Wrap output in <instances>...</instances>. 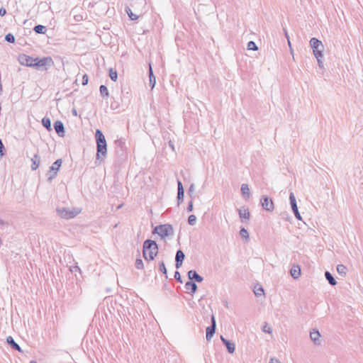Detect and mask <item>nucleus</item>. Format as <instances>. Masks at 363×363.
Listing matches in <instances>:
<instances>
[{
    "mask_svg": "<svg viewBox=\"0 0 363 363\" xmlns=\"http://www.w3.org/2000/svg\"><path fill=\"white\" fill-rule=\"evenodd\" d=\"M24 66L30 67L35 69L43 70L46 69L45 66L52 62L50 57H43L39 59L38 57H32L24 54Z\"/></svg>",
    "mask_w": 363,
    "mask_h": 363,
    "instance_id": "obj_1",
    "label": "nucleus"
},
{
    "mask_svg": "<svg viewBox=\"0 0 363 363\" xmlns=\"http://www.w3.org/2000/svg\"><path fill=\"white\" fill-rule=\"evenodd\" d=\"M143 253L145 260H153L158 253V247L157 243L153 240H145L143 244Z\"/></svg>",
    "mask_w": 363,
    "mask_h": 363,
    "instance_id": "obj_2",
    "label": "nucleus"
},
{
    "mask_svg": "<svg viewBox=\"0 0 363 363\" xmlns=\"http://www.w3.org/2000/svg\"><path fill=\"white\" fill-rule=\"evenodd\" d=\"M96 139L97 144V157H104L107 152L106 141L105 136L100 130L96 131Z\"/></svg>",
    "mask_w": 363,
    "mask_h": 363,
    "instance_id": "obj_3",
    "label": "nucleus"
},
{
    "mask_svg": "<svg viewBox=\"0 0 363 363\" xmlns=\"http://www.w3.org/2000/svg\"><path fill=\"white\" fill-rule=\"evenodd\" d=\"M310 45L315 58L323 57L324 46L320 40L316 38L310 40Z\"/></svg>",
    "mask_w": 363,
    "mask_h": 363,
    "instance_id": "obj_4",
    "label": "nucleus"
},
{
    "mask_svg": "<svg viewBox=\"0 0 363 363\" xmlns=\"http://www.w3.org/2000/svg\"><path fill=\"white\" fill-rule=\"evenodd\" d=\"M81 212L79 208H73L72 210L67 208L57 209L59 216L64 219H71L74 218Z\"/></svg>",
    "mask_w": 363,
    "mask_h": 363,
    "instance_id": "obj_5",
    "label": "nucleus"
},
{
    "mask_svg": "<svg viewBox=\"0 0 363 363\" xmlns=\"http://www.w3.org/2000/svg\"><path fill=\"white\" fill-rule=\"evenodd\" d=\"M154 232L164 238L172 233V227L169 224L160 225L155 228Z\"/></svg>",
    "mask_w": 363,
    "mask_h": 363,
    "instance_id": "obj_6",
    "label": "nucleus"
},
{
    "mask_svg": "<svg viewBox=\"0 0 363 363\" xmlns=\"http://www.w3.org/2000/svg\"><path fill=\"white\" fill-rule=\"evenodd\" d=\"M261 202L263 208L265 210L272 211L274 209V203L272 200L267 196H263Z\"/></svg>",
    "mask_w": 363,
    "mask_h": 363,
    "instance_id": "obj_7",
    "label": "nucleus"
},
{
    "mask_svg": "<svg viewBox=\"0 0 363 363\" xmlns=\"http://www.w3.org/2000/svg\"><path fill=\"white\" fill-rule=\"evenodd\" d=\"M212 325L206 328V339L210 340L213 334L215 333L216 329V320L214 316H212Z\"/></svg>",
    "mask_w": 363,
    "mask_h": 363,
    "instance_id": "obj_8",
    "label": "nucleus"
},
{
    "mask_svg": "<svg viewBox=\"0 0 363 363\" xmlns=\"http://www.w3.org/2000/svg\"><path fill=\"white\" fill-rule=\"evenodd\" d=\"M6 342L12 347V349L17 350L18 352L22 351L20 345L15 342V340H13V338L11 336H9L6 338Z\"/></svg>",
    "mask_w": 363,
    "mask_h": 363,
    "instance_id": "obj_9",
    "label": "nucleus"
},
{
    "mask_svg": "<svg viewBox=\"0 0 363 363\" xmlns=\"http://www.w3.org/2000/svg\"><path fill=\"white\" fill-rule=\"evenodd\" d=\"M240 218L245 220H249L250 217V213L248 208L245 207H242L238 210Z\"/></svg>",
    "mask_w": 363,
    "mask_h": 363,
    "instance_id": "obj_10",
    "label": "nucleus"
},
{
    "mask_svg": "<svg viewBox=\"0 0 363 363\" xmlns=\"http://www.w3.org/2000/svg\"><path fill=\"white\" fill-rule=\"evenodd\" d=\"M184 259V254L182 250H178L176 255V266L177 268H179L182 264V262Z\"/></svg>",
    "mask_w": 363,
    "mask_h": 363,
    "instance_id": "obj_11",
    "label": "nucleus"
},
{
    "mask_svg": "<svg viewBox=\"0 0 363 363\" xmlns=\"http://www.w3.org/2000/svg\"><path fill=\"white\" fill-rule=\"evenodd\" d=\"M291 275L294 279H298L301 276V268L298 265H294L290 271Z\"/></svg>",
    "mask_w": 363,
    "mask_h": 363,
    "instance_id": "obj_12",
    "label": "nucleus"
},
{
    "mask_svg": "<svg viewBox=\"0 0 363 363\" xmlns=\"http://www.w3.org/2000/svg\"><path fill=\"white\" fill-rule=\"evenodd\" d=\"M185 288L188 292L194 294L196 291L197 286L192 281H187L185 284Z\"/></svg>",
    "mask_w": 363,
    "mask_h": 363,
    "instance_id": "obj_13",
    "label": "nucleus"
},
{
    "mask_svg": "<svg viewBox=\"0 0 363 363\" xmlns=\"http://www.w3.org/2000/svg\"><path fill=\"white\" fill-rule=\"evenodd\" d=\"M54 128L57 133L59 135H63L64 133V125L60 121H57L54 124Z\"/></svg>",
    "mask_w": 363,
    "mask_h": 363,
    "instance_id": "obj_14",
    "label": "nucleus"
},
{
    "mask_svg": "<svg viewBox=\"0 0 363 363\" xmlns=\"http://www.w3.org/2000/svg\"><path fill=\"white\" fill-rule=\"evenodd\" d=\"M220 338H221V340L223 341V342L225 345L228 352L230 353H233L235 352V345L233 343L230 342L229 341L225 340L222 336Z\"/></svg>",
    "mask_w": 363,
    "mask_h": 363,
    "instance_id": "obj_15",
    "label": "nucleus"
},
{
    "mask_svg": "<svg viewBox=\"0 0 363 363\" xmlns=\"http://www.w3.org/2000/svg\"><path fill=\"white\" fill-rule=\"evenodd\" d=\"M31 168L33 170H35L38 169L39 164H40V157L35 155L33 157L31 158Z\"/></svg>",
    "mask_w": 363,
    "mask_h": 363,
    "instance_id": "obj_16",
    "label": "nucleus"
},
{
    "mask_svg": "<svg viewBox=\"0 0 363 363\" xmlns=\"http://www.w3.org/2000/svg\"><path fill=\"white\" fill-rule=\"evenodd\" d=\"M47 30V28L43 25H37L33 28V30L38 34H45Z\"/></svg>",
    "mask_w": 363,
    "mask_h": 363,
    "instance_id": "obj_17",
    "label": "nucleus"
},
{
    "mask_svg": "<svg viewBox=\"0 0 363 363\" xmlns=\"http://www.w3.org/2000/svg\"><path fill=\"white\" fill-rule=\"evenodd\" d=\"M188 275L190 279H196L199 282L202 281L201 277L199 276L196 271H189Z\"/></svg>",
    "mask_w": 363,
    "mask_h": 363,
    "instance_id": "obj_18",
    "label": "nucleus"
},
{
    "mask_svg": "<svg viewBox=\"0 0 363 363\" xmlns=\"http://www.w3.org/2000/svg\"><path fill=\"white\" fill-rule=\"evenodd\" d=\"M61 164H62V160H57L52 164L50 169L52 171H55V174H56L57 171H58L59 169L60 168Z\"/></svg>",
    "mask_w": 363,
    "mask_h": 363,
    "instance_id": "obj_19",
    "label": "nucleus"
},
{
    "mask_svg": "<svg viewBox=\"0 0 363 363\" xmlns=\"http://www.w3.org/2000/svg\"><path fill=\"white\" fill-rule=\"evenodd\" d=\"M254 293L257 296L264 295V289L262 286L256 285L254 287Z\"/></svg>",
    "mask_w": 363,
    "mask_h": 363,
    "instance_id": "obj_20",
    "label": "nucleus"
},
{
    "mask_svg": "<svg viewBox=\"0 0 363 363\" xmlns=\"http://www.w3.org/2000/svg\"><path fill=\"white\" fill-rule=\"evenodd\" d=\"M109 77L113 82H116L118 78V73L116 69L113 68L109 69Z\"/></svg>",
    "mask_w": 363,
    "mask_h": 363,
    "instance_id": "obj_21",
    "label": "nucleus"
},
{
    "mask_svg": "<svg viewBox=\"0 0 363 363\" xmlns=\"http://www.w3.org/2000/svg\"><path fill=\"white\" fill-rule=\"evenodd\" d=\"M184 196V189L181 182H178V199H181Z\"/></svg>",
    "mask_w": 363,
    "mask_h": 363,
    "instance_id": "obj_22",
    "label": "nucleus"
},
{
    "mask_svg": "<svg viewBox=\"0 0 363 363\" xmlns=\"http://www.w3.org/2000/svg\"><path fill=\"white\" fill-rule=\"evenodd\" d=\"M311 338L313 341L315 342L320 337V333L318 330H313L310 333Z\"/></svg>",
    "mask_w": 363,
    "mask_h": 363,
    "instance_id": "obj_23",
    "label": "nucleus"
},
{
    "mask_svg": "<svg viewBox=\"0 0 363 363\" xmlns=\"http://www.w3.org/2000/svg\"><path fill=\"white\" fill-rule=\"evenodd\" d=\"M125 11L128 13V16L131 20H137L138 18V16L136 14L133 13L131 9L128 7L125 8Z\"/></svg>",
    "mask_w": 363,
    "mask_h": 363,
    "instance_id": "obj_24",
    "label": "nucleus"
},
{
    "mask_svg": "<svg viewBox=\"0 0 363 363\" xmlns=\"http://www.w3.org/2000/svg\"><path fill=\"white\" fill-rule=\"evenodd\" d=\"M337 271L340 274L345 275L347 272V268L343 264H339L337 267Z\"/></svg>",
    "mask_w": 363,
    "mask_h": 363,
    "instance_id": "obj_25",
    "label": "nucleus"
},
{
    "mask_svg": "<svg viewBox=\"0 0 363 363\" xmlns=\"http://www.w3.org/2000/svg\"><path fill=\"white\" fill-rule=\"evenodd\" d=\"M43 125L49 130H51V123L48 118H44L42 120Z\"/></svg>",
    "mask_w": 363,
    "mask_h": 363,
    "instance_id": "obj_26",
    "label": "nucleus"
},
{
    "mask_svg": "<svg viewBox=\"0 0 363 363\" xmlns=\"http://www.w3.org/2000/svg\"><path fill=\"white\" fill-rule=\"evenodd\" d=\"M247 49L250 50H257L258 47L254 41H249L247 43Z\"/></svg>",
    "mask_w": 363,
    "mask_h": 363,
    "instance_id": "obj_27",
    "label": "nucleus"
},
{
    "mask_svg": "<svg viewBox=\"0 0 363 363\" xmlns=\"http://www.w3.org/2000/svg\"><path fill=\"white\" fill-rule=\"evenodd\" d=\"M241 191L243 195L249 196L250 189L248 187V185L246 184H243L241 186Z\"/></svg>",
    "mask_w": 363,
    "mask_h": 363,
    "instance_id": "obj_28",
    "label": "nucleus"
},
{
    "mask_svg": "<svg viewBox=\"0 0 363 363\" xmlns=\"http://www.w3.org/2000/svg\"><path fill=\"white\" fill-rule=\"evenodd\" d=\"M5 40L10 43L15 42V37L12 33H8L5 36Z\"/></svg>",
    "mask_w": 363,
    "mask_h": 363,
    "instance_id": "obj_29",
    "label": "nucleus"
},
{
    "mask_svg": "<svg viewBox=\"0 0 363 363\" xmlns=\"http://www.w3.org/2000/svg\"><path fill=\"white\" fill-rule=\"evenodd\" d=\"M325 277L328 280L329 283L332 285H335L336 281H335L334 278L332 277V275L328 272H325Z\"/></svg>",
    "mask_w": 363,
    "mask_h": 363,
    "instance_id": "obj_30",
    "label": "nucleus"
},
{
    "mask_svg": "<svg viewBox=\"0 0 363 363\" xmlns=\"http://www.w3.org/2000/svg\"><path fill=\"white\" fill-rule=\"evenodd\" d=\"M135 267L138 269H142L144 267L143 262L141 259H137L135 261Z\"/></svg>",
    "mask_w": 363,
    "mask_h": 363,
    "instance_id": "obj_31",
    "label": "nucleus"
},
{
    "mask_svg": "<svg viewBox=\"0 0 363 363\" xmlns=\"http://www.w3.org/2000/svg\"><path fill=\"white\" fill-rule=\"evenodd\" d=\"M240 235L245 238V239H248L249 238V234H248V232L246 229L245 228H242L240 231Z\"/></svg>",
    "mask_w": 363,
    "mask_h": 363,
    "instance_id": "obj_32",
    "label": "nucleus"
},
{
    "mask_svg": "<svg viewBox=\"0 0 363 363\" xmlns=\"http://www.w3.org/2000/svg\"><path fill=\"white\" fill-rule=\"evenodd\" d=\"M5 147H4V145L1 141V140L0 139V157H2L5 155Z\"/></svg>",
    "mask_w": 363,
    "mask_h": 363,
    "instance_id": "obj_33",
    "label": "nucleus"
},
{
    "mask_svg": "<svg viewBox=\"0 0 363 363\" xmlns=\"http://www.w3.org/2000/svg\"><path fill=\"white\" fill-rule=\"evenodd\" d=\"M196 218L194 215H191L189 217V219H188V222L190 225H194L196 223Z\"/></svg>",
    "mask_w": 363,
    "mask_h": 363,
    "instance_id": "obj_34",
    "label": "nucleus"
},
{
    "mask_svg": "<svg viewBox=\"0 0 363 363\" xmlns=\"http://www.w3.org/2000/svg\"><path fill=\"white\" fill-rule=\"evenodd\" d=\"M160 270L164 274H167V269H166V267H165V264L163 262H160Z\"/></svg>",
    "mask_w": 363,
    "mask_h": 363,
    "instance_id": "obj_35",
    "label": "nucleus"
},
{
    "mask_svg": "<svg viewBox=\"0 0 363 363\" xmlns=\"http://www.w3.org/2000/svg\"><path fill=\"white\" fill-rule=\"evenodd\" d=\"M155 83H156L155 77H153V78L150 77L149 78V85L150 86L151 89H152L155 87Z\"/></svg>",
    "mask_w": 363,
    "mask_h": 363,
    "instance_id": "obj_36",
    "label": "nucleus"
},
{
    "mask_svg": "<svg viewBox=\"0 0 363 363\" xmlns=\"http://www.w3.org/2000/svg\"><path fill=\"white\" fill-rule=\"evenodd\" d=\"M88 82H89V77L86 74H85L82 77V85H86L88 84Z\"/></svg>",
    "mask_w": 363,
    "mask_h": 363,
    "instance_id": "obj_37",
    "label": "nucleus"
},
{
    "mask_svg": "<svg viewBox=\"0 0 363 363\" xmlns=\"http://www.w3.org/2000/svg\"><path fill=\"white\" fill-rule=\"evenodd\" d=\"M323 57H318V58H316V59H317V61H318V66H319V67H320V68H323Z\"/></svg>",
    "mask_w": 363,
    "mask_h": 363,
    "instance_id": "obj_38",
    "label": "nucleus"
},
{
    "mask_svg": "<svg viewBox=\"0 0 363 363\" xmlns=\"http://www.w3.org/2000/svg\"><path fill=\"white\" fill-rule=\"evenodd\" d=\"M289 199H290V201H291V205L293 204V203H296V199H295V196H294L293 193H291Z\"/></svg>",
    "mask_w": 363,
    "mask_h": 363,
    "instance_id": "obj_39",
    "label": "nucleus"
},
{
    "mask_svg": "<svg viewBox=\"0 0 363 363\" xmlns=\"http://www.w3.org/2000/svg\"><path fill=\"white\" fill-rule=\"evenodd\" d=\"M263 330H264V332H266V333H272V328L267 325L264 326Z\"/></svg>",
    "mask_w": 363,
    "mask_h": 363,
    "instance_id": "obj_40",
    "label": "nucleus"
},
{
    "mask_svg": "<svg viewBox=\"0 0 363 363\" xmlns=\"http://www.w3.org/2000/svg\"><path fill=\"white\" fill-rule=\"evenodd\" d=\"M6 13V10L5 8L1 7L0 9V16H4Z\"/></svg>",
    "mask_w": 363,
    "mask_h": 363,
    "instance_id": "obj_41",
    "label": "nucleus"
},
{
    "mask_svg": "<svg viewBox=\"0 0 363 363\" xmlns=\"http://www.w3.org/2000/svg\"><path fill=\"white\" fill-rule=\"evenodd\" d=\"M150 77H151V78L155 77L153 74L152 69V67L150 65V69H149V78Z\"/></svg>",
    "mask_w": 363,
    "mask_h": 363,
    "instance_id": "obj_42",
    "label": "nucleus"
},
{
    "mask_svg": "<svg viewBox=\"0 0 363 363\" xmlns=\"http://www.w3.org/2000/svg\"><path fill=\"white\" fill-rule=\"evenodd\" d=\"M291 208H292V210L294 212L297 211L298 207H297L296 203L291 204Z\"/></svg>",
    "mask_w": 363,
    "mask_h": 363,
    "instance_id": "obj_43",
    "label": "nucleus"
},
{
    "mask_svg": "<svg viewBox=\"0 0 363 363\" xmlns=\"http://www.w3.org/2000/svg\"><path fill=\"white\" fill-rule=\"evenodd\" d=\"M99 91H108V89L106 86L102 84L99 86Z\"/></svg>",
    "mask_w": 363,
    "mask_h": 363,
    "instance_id": "obj_44",
    "label": "nucleus"
},
{
    "mask_svg": "<svg viewBox=\"0 0 363 363\" xmlns=\"http://www.w3.org/2000/svg\"><path fill=\"white\" fill-rule=\"evenodd\" d=\"M18 61L19 62V63L21 65H23V55H19L18 57Z\"/></svg>",
    "mask_w": 363,
    "mask_h": 363,
    "instance_id": "obj_45",
    "label": "nucleus"
},
{
    "mask_svg": "<svg viewBox=\"0 0 363 363\" xmlns=\"http://www.w3.org/2000/svg\"><path fill=\"white\" fill-rule=\"evenodd\" d=\"M294 214H295L296 217L298 219H299V220H301V216H300V213H299V212H298V210L297 211L294 212Z\"/></svg>",
    "mask_w": 363,
    "mask_h": 363,
    "instance_id": "obj_46",
    "label": "nucleus"
},
{
    "mask_svg": "<svg viewBox=\"0 0 363 363\" xmlns=\"http://www.w3.org/2000/svg\"><path fill=\"white\" fill-rule=\"evenodd\" d=\"M284 33H285V36H286V38L288 40L289 44L290 45L289 37L287 30L285 28H284Z\"/></svg>",
    "mask_w": 363,
    "mask_h": 363,
    "instance_id": "obj_47",
    "label": "nucleus"
},
{
    "mask_svg": "<svg viewBox=\"0 0 363 363\" xmlns=\"http://www.w3.org/2000/svg\"><path fill=\"white\" fill-rule=\"evenodd\" d=\"M192 209H193V204H192V203H190L189 206H188V211H191Z\"/></svg>",
    "mask_w": 363,
    "mask_h": 363,
    "instance_id": "obj_48",
    "label": "nucleus"
},
{
    "mask_svg": "<svg viewBox=\"0 0 363 363\" xmlns=\"http://www.w3.org/2000/svg\"><path fill=\"white\" fill-rule=\"evenodd\" d=\"M270 363H279V362L276 359H272Z\"/></svg>",
    "mask_w": 363,
    "mask_h": 363,
    "instance_id": "obj_49",
    "label": "nucleus"
},
{
    "mask_svg": "<svg viewBox=\"0 0 363 363\" xmlns=\"http://www.w3.org/2000/svg\"><path fill=\"white\" fill-rule=\"evenodd\" d=\"M177 275H179V277H180L179 273L178 272L175 273V278H177Z\"/></svg>",
    "mask_w": 363,
    "mask_h": 363,
    "instance_id": "obj_50",
    "label": "nucleus"
},
{
    "mask_svg": "<svg viewBox=\"0 0 363 363\" xmlns=\"http://www.w3.org/2000/svg\"><path fill=\"white\" fill-rule=\"evenodd\" d=\"M30 363H36V362H31Z\"/></svg>",
    "mask_w": 363,
    "mask_h": 363,
    "instance_id": "obj_51",
    "label": "nucleus"
}]
</instances>
